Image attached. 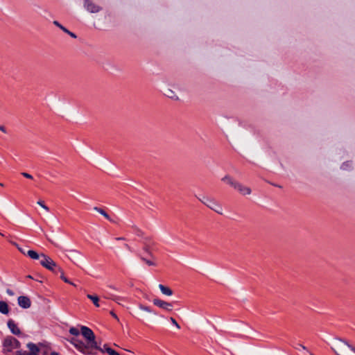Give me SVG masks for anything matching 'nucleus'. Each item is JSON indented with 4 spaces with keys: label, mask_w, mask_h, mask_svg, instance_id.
I'll list each match as a JSON object with an SVG mask.
<instances>
[{
    "label": "nucleus",
    "mask_w": 355,
    "mask_h": 355,
    "mask_svg": "<svg viewBox=\"0 0 355 355\" xmlns=\"http://www.w3.org/2000/svg\"><path fill=\"white\" fill-rule=\"evenodd\" d=\"M27 347L30 349V352H28L30 355H36L40 352L39 347L34 343H28Z\"/></svg>",
    "instance_id": "nucleus-12"
},
{
    "label": "nucleus",
    "mask_w": 355,
    "mask_h": 355,
    "mask_svg": "<svg viewBox=\"0 0 355 355\" xmlns=\"http://www.w3.org/2000/svg\"><path fill=\"white\" fill-rule=\"evenodd\" d=\"M7 324H8V327L10 329V331L13 334L17 335V336H19L21 334L20 329L17 327V324H15V322L12 320H9L8 321Z\"/></svg>",
    "instance_id": "nucleus-11"
},
{
    "label": "nucleus",
    "mask_w": 355,
    "mask_h": 355,
    "mask_svg": "<svg viewBox=\"0 0 355 355\" xmlns=\"http://www.w3.org/2000/svg\"><path fill=\"white\" fill-rule=\"evenodd\" d=\"M17 301L19 306L23 309H28L31 306V301L27 296H19Z\"/></svg>",
    "instance_id": "nucleus-10"
},
{
    "label": "nucleus",
    "mask_w": 355,
    "mask_h": 355,
    "mask_svg": "<svg viewBox=\"0 0 355 355\" xmlns=\"http://www.w3.org/2000/svg\"><path fill=\"white\" fill-rule=\"evenodd\" d=\"M348 348H349L352 351L355 352V347H353L349 344Z\"/></svg>",
    "instance_id": "nucleus-38"
},
{
    "label": "nucleus",
    "mask_w": 355,
    "mask_h": 355,
    "mask_svg": "<svg viewBox=\"0 0 355 355\" xmlns=\"http://www.w3.org/2000/svg\"><path fill=\"white\" fill-rule=\"evenodd\" d=\"M51 355H59V354L58 352H53L51 353Z\"/></svg>",
    "instance_id": "nucleus-39"
},
{
    "label": "nucleus",
    "mask_w": 355,
    "mask_h": 355,
    "mask_svg": "<svg viewBox=\"0 0 355 355\" xmlns=\"http://www.w3.org/2000/svg\"><path fill=\"white\" fill-rule=\"evenodd\" d=\"M105 297L107 298V299H111L112 300L116 302L117 304H119L120 305H121V302L125 300V298L123 297L113 295H110L108 296H105Z\"/></svg>",
    "instance_id": "nucleus-15"
},
{
    "label": "nucleus",
    "mask_w": 355,
    "mask_h": 355,
    "mask_svg": "<svg viewBox=\"0 0 355 355\" xmlns=\"http://www.w3.org/2000/svg\"><path fill=\"white\" fill-rule=\"evenodd\" d=\"M153 304L155 305V306H157L166 311H172V309H173V305L172 304L169 303V302H165V301H163L162 300H159V299H154L153 300Z\"/></svg>",
    "instance_id": "nucleus-8"
},
{
    "label": "nucleus",
    "mask_w": 355,
    "mask_h": 355,
    "mask_svg": "<svg viewBox=\"0 0 355 355\" xmlns=\"http://www.w3.org/2000/svg\"><path fill=\"white\" fill-rule=\"evenodd\" d=\"M0 130L3 132H6V128L3 125H0Z\"/></svg>",
    "instance_id": "nucleus-37"
},
{
    "label": "nucleus",
    "mask_w": 355,
    "mask_h": 355,
    "mask_svg": "<svg viewBox=\"0 0 355 355\" xmlns=\"http://www.w3.org/2000/svg\"><path fill=\"white\" fill-rule=\"evenodd\" d=\"M115 355H120V354L118 352H116Z\"/></svg>",
    "instance_id": "nucleus-44"
},
{
    "label": "nucleus",
    "mask_w": 355,
    "mask_h": 355,
    "mask_svg": "<svg viewBox=\"0 0 355 355\" xmlns=\"http://www.w3.org/2000/svg\"><path fill=\"white\" fill-rule=\"evenodd\" d=\"M352 167V163L349 162H347L343 164L341 168L343 170H347L348 168Z\"/></svg>",
    "instance_id": "nucleus-25"
},
{
    "label": "nucleus",
    "mask_w": 355,
    "mask_h": 355,
    "mask_svg": "<svg viewBox=\"0 0 355 355\" xmlns=\"http://www.w3.org/2000/svg\"><path fill=\"white\" fill-rule=\"evenodd\" d=\"M159 288L163 294L168 296H171L173 295V291L170 288L166 287L162 284H159Z\"/></svg>",
    "instance_id": "nucleus-14"
},
{
    "label": "nucleus",
    "mask_w": 355,
    "mask_h": 355,
    "mask_svg": "<svg viewBox=\"0 0 355 355\" xmlns=\"http://www.w3.org/2000/svg\"><path fill=\"white\" fill-rule=\"evenodd\" d=\"M233 187L243 196L250 195L252 193L251 189L250 187H246L238 182H236Z\"/></svg>",
    "instance_id": "nucleus-7"
},
{
    "label": "nucleus",
    "mask_w": 355,
    "mask_h": 355,
    "mask_svg": "<svg viewBox=\"0 0 355 355\" xmlns=\"http://www.w3.org/2000/svg\"><path fill=\"white\" fill-rule=\"evenodd\" d=\"M144 250L146 252H148V249L147 248H145Z\"/></svg>",
    "instance_id": "nucleus-42"
},
{
    "label": "nucleus",
    "mask_w": 355,
    "mask_h": 355,
    "mask_svg": "<svg viewBox=\"0 0 355 355\" xmlns=\"http://www.w3.org/2000/svg\"><path fill=\"white\" fill-rule=\"evenodd\" d=\"M6 293H7L9 295H14L13 291H12V290H10V289H7Z\"/></svg>",
    "instance_id": "nucleus-36"
},
{
    "label": "nucleus",
    "mask_w": 355,
    "mask_h": 355,
    "mask_svg": "<svg viewBox=\"0 0 355 355\" xmlns=\"http://www.w3.org/2000/svg\"><path fill=\"white\" fill-rule=\"evenodd\" d=\"M17 355H30L27 352L17 351L16 352Z\"/></svg>",
    "instance_id": "nucleus-32"
},
{
    "label": "nucleus",
    "mask_w": 355,
    "mask_h": 355,
    "mask_svg": "<svg viewBox=\"0 0 355 355\" xmlns=\"http://www.w3.org/2000/svg\"><path fill=\"white\" fill-rule=\"evenodd\" d=\"M349 343L340 338H335L331 341V349L336 355H340V353H345V349L348 348Z\"/></svg>",
    "instance_id": "nucleus-2"
},
{
    "label": "nucleus",
    "mask_w": 355,
    "mask_h": 355,
    "mask_svg": "<svg viewBox=\"0 0 355 355\" xmlns=\"http://www.w3.org/2000/svg\"><path fill=\"white\" fill-rule=\"evenodd\" d=\"M26 277L28 279H33V277L31 275H28Z\"/></svg>",
    "instance_id": "nucleus-41"
},
{
    "label": "nucleus",
    "mask_w": 355,
    "mask_h": 355,
    "mask_svg": "<svg viewBox=\"0 0 355 355\" xmlns=\"http://www.w3.org/2000/svg\"><path fill=\"white\" fill-rule=\"evenodd\" d=\"M69 333L71 335H73V336H78L80 334L79 330L77 328L73 327H71L69 329Z\"/></svg>",
    "instance_id": "nucleus-23"
},
{
    "label": "nucleus",
    "mask_w": 355,
    "mask_h": 355,
    "mask_svg": "<svg viewBox=\"0 0 355 355\" xmlns=\"http://www.w3.org/2000/svg\"><path fill=\"white\" fill-rule=\"evenodd\" d=\"M295 348L299 351L301 349L308 351L306 347L301 344H297L296 346H295Z\"/></svg>",
    "instance_id": "nucleus-28"
},
{
    "label": "nucleus",
    "mask_w": 355,
    "mask_h": 355,
    "mask_svg": "<svg viewBox=\"0 0 355 355\" xmlns=\"http://www.w3.org/2000/svg\"><path fill=\"white\" fill-rule=\"evenodd\" d=\"M0 234H1V235H2V236H3V234H2L1 232H0Z\"/></svg>",
    "instance_id": "nucleus-45"
},
{
    "label": "nucleus",
    "mask_w": 355,
    "mask_h": 355,
    "mask_svg": "<svg viewBox=\"0 0 355 355\" xmlns=\"http://www.w3.org/2000/svg\"><path fill=\"white\" fill-rule=\"evenodd\" d=\"M80 330L82 335L87 340L85 346L87 348V354H96V353L94 352V349L103 352V349H101L100 345L101 343L96 340L95 335L91 329L86 326H81Z\"/></svg>",
    "instance_id": "nucleus-1"
},
{
    "label": "nucleus",
    "mask_w": 355,
    "mask_h": 355,
    "mask_svg": "<svg viewBox=\"0 0 355 355\" xmlns=\"http://www.w3.org/2000/svg\"><path fill=\"white\" fill-rule=\"evenodd\" d=\"M200 201L209 209L214 210L216 213L219 214H223L222 206L219 203H218L215 200L204 197L203 199H200Z\"/></svg>",
    "instance_id": "nucleus-5"
},
{
    "label": "nucleus",
    "mask_w": 355,
    "mask_h": 355,
    "mask_svg": "<svg viewBox=\"0 0 355 355\" xmlns=\"http://www.w3.org/2000/svg\"><path fill=\"white\" fill-rule=\"evenodd\" d=\"M107 353L109 355H115L116 352L112 349H107Z\"/></svg>",
    "instance_id": "nucleus-31"
},
{
    "label": "nucleus",
    "mask_w": 355,
    "mask_h": 355,
    "mask_svg": "<svg viewBox=\"0 0 355 355\" xmlns=\"http://www.w3.org/2000/svg\"><path fill=\"white\" fill-rule=\"evenodd\" d=\"M116 239L119 240V241H121V240H124V238H123V237H118Z\"/></svg>",
    "instance_id": "nucleus-40"
},
{
    "label": "nucleus",
    "mask_w": 355,
    "mask_h": 355,
    "mask_svg": "<svg viewBox=\"0 0 355 355\" xmlns=\"http://www.w3.org/2000/svg\"><path fill=\"white\" fill-rule=\"evenodd\" d=\"M13 245H15L21 253H23L24 254H26L25 250L24 249L19 248V245L16 243H13Z\"/></svg>",
    "instance_id": "nucleus-33"
},
{
    "label": "nucleus",
    "mask_w": 355,
    "mask_h": 355,
    "mask_svg": "<svg viewBox=\"0 0 355 355\" xmlns=\"http://www.w3.org/2000/svg\"><path fill=\"white\" fill-rule=\"evenodd\" d=\"M87 298L91 300L94 304L96 306V307H99V299L98 297V296L96 295H90V294H88L87 295Z\"/></svg>",
    "instance_id": "nucleus-20"
},
{
    "label": "nucleus",
    "mask_w": 355,
    "mask_h": 355,
    "mask_svg": "<svg viewBox=\"0 0 355 355\" xmlns=\"http://www.w3.org/2000/svg\"><path fill=\"white\" fill-rule=\"evenodd\" d=\"M58 272H60V278L66 283L67 284H69L71 285H73V286H76L73 282H71V281H69L65 276H64V270H62V268H58V271H57V273Z\"/></svg>",
    "instance_id": "nucleus-17"
},
{
    "label": "nucleus",
    "mask_w": 355,
    "mask_h": 355,
    "mask_svg": "<svg viewBox=\"0 0 355 355\" xmlns=\"http://www.w3.org/2000/svg\"><path fill=\"white\" fill-rule=\"evenodd\" d=\"M141 259L143 261H144L146 264H148V266H155V263L153 261L148 260L144 257H141Z\"/></svg>",
    "instance_id": "nucleus-26"
},
{
    "label": "nucleus",
    "mask_w": 355,
    "mask_h": 355,
    "mask_svg": "<svg viewBox=\"0 0 355 355\" xmlns=\"http://www.w3.org/2000/svg\"><path fill=\"white\" fill-rule=\"evenodd\" d=\"M21 175L24 178H26L28 179H33V176L31 174L28 173L23 172V173H21Z\"/></svg>",
    "instance_id": "nucleus-30"
},
{
    "label": "nucleus",
    "mask_w": 355,
    "mask_h": 355,
    "mask_svg": "<svg viewBox=\"0 0 355 355\" xmlns=\"http://www.w3.org/2000/svg\"><path fill=\"white\" fill-rule=\"evenodd\" d=\"M170 320L171 322L176 327V328L178 329H180V326L179 325V324L177 322V321L175 320V318H170Z\"/></svg>",
    "instance_id": "nucleus-29"
},
{
    "label": "nucleus",
    "mask_w": 355,
    "mask_h": 355,
    "mask_svg": "<svg viewBox=\"0 0 355 355\" xmlns=\"http://www.w3.org/2000/svg\"><path fill=\"white\" fill-rule=\"evenodd\" d=\"M0 186H1V187H3V186H4V184H3V183H1V182H0Z\"/></svg>",
    "instance_id": "nucleus-43"
},
{
    "label": "nucleus",
    "mask_w": 355,
    "mask_h": 355,
    "mask_svg": "<svg viewBox=\"0 0 355 355\" xmlns=\"http://www.w3.org/2000/svg\"><path fill=\"white\" fill-rule=\"evenodd\" d=\"M94 209L98 212L99 214H101V215H103L107 220H111L110 216L103 209L99 208L98 207H94Z\"/></svg>",
    "instance_id": "nucleus-21"
},
{
    "label": "nucleus",
    "mask_w": 355,
    "mask_h": 355,
    "mask_svg": "<svg viewBox=\"0 0 355 355\" xmlns=\"http://www.w3.org/2000/svg\"><path fill=\"white\" fill-rule=\"evenodd\" d=\"M27 254L33 259H42V254H39L37 252L33 250H28Z\"/></svg>",
    "instance_id": "nucleus-18"
},
{
    "label": "nucleus",
    "mask_w": 355,
    "mask_h": 355,
    "mask_svg": "<svg viewBox=\"0 0 355 355\" xmlns=\"http://www.w3.org/2000/svg\"><path fill=\"white\" fill-rule=\"evenodd\" d=\"M37 205H39L40 206H41L43 209H44L46 211H49V209L47 206H46L44 203L43 201H41V200H39L37 202Z\"/></svg>",
    "instance_id": "nucleus-27"
},
{
    "label": "nucleus",
    "mask_w": 355,
    "mask_h": 355,
    "mask_svg": "<svg viewBox=\"0 0 355 355\" xmlns=\"http://www.w3.org/2000/svg\"><path fill=\"white\" fill-rule=\"evenodd\" d=\"M53 24L56 26L59 27L61 30H62L64 33H66L68 35H69L71 37L76 38V35L73 33H72V32L69 31V30H67L65 27L62 26L58 21H54Z\"/></svg>",
    "instance_id": "nucleus-13"
},
{
    "label": "nucleus",
    "mask_w": 355,
    "mask_h": 355,
    "mask_svg": "<svg viewBox=\"0 0 355 355\" xmlns=\"http://www.w3.org/2000/svg\"><path fill=\"white\" fill-rule=\"evenodd\" d=\"M67 340L70 342L80 352L85 354H87V348L86 347L85 343L76 338H71V339H68Z\"/></svg>",
    "instance_id": "nucleus-6"
},
{
    "label": "nucleus",
    "mask_w": 355,
    "mask_h": 355,
    "mask_svg": "<svg viewBox=\"0 0 355 355\" xmlns=\"http://www.w3.org/2000/svg\"><path fill=\"white\" fill-rule=\"evenodd\" d=\"M101 349H103V352H101L102 353H104V352H107V349H111L110 347H108L107 345H104L103 347H101Z\"/></svg>",
    "instance_id": "nucleus-34"
},
{
    "label": "nucleus",
    "mask_w": 355,
    "mask_h": 355,
    "mask_svg": "<svg viewBox=\"0 0 355 355\" xmlns=\"http://www.w3.org/2000/svg\"><path fill=\"white\" fill-rule=\"evenodd\" d=\"M0 312L3 314H8L9 313L8 306L3 301H0Z\"/></svg>",
    "instance_id": "nucleus-16"
},
{
    "label": "nucleus",
    "mask_w": 355,
    "mask_h": 355,
    "mask_svg": "<svg viewBox=\"0 0 355 355\" xmlns=\"http://www.w3.org/2000/svg\"><path fill=\"white\" fill-rule=\"evenodd\" d=\"M110 314L112 317H114L115 319H116L117 320H119V318L117 317V315L115 314V313L113 311H110Z\"/></svg>",
    "instance_id": "nucleus-35"
},
{
    "label": "nucleus",
    "mask_w": 355,
    "mask_h": 355,
    "mask_svg": "<svg viewBox=\"0 0 355 355\" xmlns=\"http://www.w3.org/2000/svg\"><path fill=\"white\" fill-rule=\"evenodd\" d=\"M165 95L171 98H175V99L178 98L175 95V93L171 89H167L165 91Z\"/></svg>",
    "instance_id": "nucleus-22"
},
{
    "label": "nucleus",
    "mask_w": 355,
    "mask_h": 355,
    "mask_svg": "<svg viewBox=\"0 0 355 355\" xmlns=\"http://www.w3.org/2000/svg\"><path fill=\"white\" fill-rule=\"evenodd\" d=\"M40 264L45 268L57 273L58 268H59L56 263L49 256L42 254V259H40Z\"/></svg>",
    "instance_id": "nucleus-4"
},
{
    "label": "nucleus",
    "mask_w": 355,
    "mask_h": 355,
    "mask_svg": "<svg viewBox=\"0 0 355 355\" xmlns=\"http://www.w3.org/2000/svg\"><path fill=\"white\" fill-rule=\"evenodd\" d=\"M84 6L85 8L92 13H96L101 10V8L98 5H96L90 0H85Z\"/></svg>",
    "instance_id": "nucleus-9"
},
{
    "label": "nucleus",
    "mask_w": 355,
    "mask_h": 355,
    "mask_svg": "<svg viewBox=\"0 0 355 355\" xmlns=\"http://www.w3.org/2000/svg\"><path fill=\"white\" fill-rule=\"evenodd\" d=\"M21 347V343L18 340L12 336H7L3 343V352L8 353L12 352L15 349H19Z\"/></svg>",
    "instance_id": "nucleus-3"
},
{
    "label": "nucleus",
    "mask_w": 355,
    "mask_h": 355,
    "mask_svg": "<svg viewBox=\"0 0 355 355\" xmlns=\"http://www.w3.org/2000/svg\"><path fill=\"white\" fill-rule=\"evenodd\" d=\"M139 308L141 310L145 311L148 312V313H152L153 312L152 310L150 309V307L144 306L143 304H139Z\"/></svg>",
    "instance_id": "nucleus-24"
},
{
    "label": "nucleus",
    "mask_w": 355,
    "mask_h": 355,
    "mask_svg": "<svg viewBox=\"0 0 355 355\" xmlns=\"http://www.w3.org/2000/svg\"><path fill=\"white\" fill-rule=\"evenodd\" d=\"M222 180L223 182H227V184H229L230 185H231L232 187H234V184H236V181H235L232 177H230V175H225V177H223L222 178Z\"/></svg>",
    "instance_id": "nucleus-19"
}]
</instances>
